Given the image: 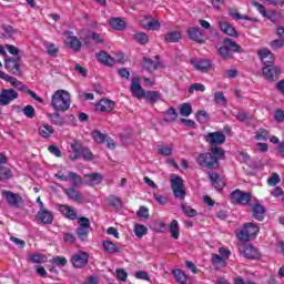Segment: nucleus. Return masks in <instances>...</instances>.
Masks as SVG:
<instances>
[{"instance_id": "obj_1", "label": "nucleus", "mask_w": 284, "mask_h": 284, "mask_svg": "<svg viewBox=\"0 0 284 284\" xmlns=\"http://www.w3.org/2000/svg\"><path fill=\"white\" fill-rule=\"evenodd\" d=\"M225 156V151L221 148H212V153H202L197 158V163L202 168H209V170L219 168V159Z\"/></svg>"}, {"instance_id": "obj_2", "label": "nucleus", "mask_w": 284, "mask_h": 284, "mask_svg": "<svg viewBox=\"0 0 284 284\" xmlns=\"http://www.w3.org/2000/svg\"><path fill=\"white\" fill-rule=\"evenodd\" d=\"M71 103L70 92L65 90L60 89L55 91L51 98V108H53L55 112H68Z\"/></svg>"}, {"instance_id": "obj_3", "label": "nucleus", "mask_w": 284, "mask_h": 284, "mask_svg": "<svg viewBox=\"0 0 284 284\" xmlns=\"http://www.w3.org/2000/svg\"><path fill=\"white\" fill-rule=\"evenodd\" d=\"M55 179L62 182L70 181L74 187H79V185H83V179L81 175L72 172V171H65L60 170L58 173L54 174Z\"/></svg>"}, {"instance_id": "obj_4", "label": "nucleus", "mask_w": 284, "mask_h": 284, "mask_svg": "<svg viewBox=\"0 0 284 284\" xmlns=\"http://www.w3.org/2000/svg\"><path fill=\"white\" fill-rule=\"evenodd\" d=\"M0 194L4 201H7L9 207H21L23 205V197L19 193H14L8 190H1Z\"/></svg>"}, {"instance_id": "obj_5", "label": "nucleus", "mask_w": 284, "mask_h": 284, "mask_svg": "<svg viewBox=\"0 0 284 284\" xmlns=\"http://www.w3.org/2000/svg\"><path fill=\"white\" fill-rule=\"evenodd\" d=\"M258 234V226L252 223H247L237 233V239L240 241H252Z\"/></svg>"}, {"instance_id": "obj_6", "label": "nucleus", "mask_w": 284, "mask_h": 284, "mask_svg": "<svg viewBox=\"0 0 284 284\" xmlns=\"http://www.w3.org/2000/svg\"><path fill=\"white\" fill-rule=\"evenodd\" d=\"M171 187L175 199H185V185L183 184V179H181V176L176 174L171 176Z\"/></svg>"}, {"instance_id": "obj_7", "label": "nucleus", "mask_w": 284, "mask_h": 284, "mask_svg": "<svg viewBox=\"0 0 284 284\" xmlns=\"http://www.w3.org/2000/svg\"><path fill=\"white\" fill-rule=\"evenodd\" d=\"M240 50L241 47L236 42L226 39L224 40V45L219 49V54H221L223 59H230L233 52H239Z\"/></svg>"}, {"instance_id": "obj_8", "label": "nucleus", "mask_w": 284, "mask_h": 284, "mask_svg": "<svg viewBox=\"0 0 284 284\" xmlns=\"http://www.w3.org/2000/svg\"><path fill=\"white\" fill-rule=\"evenodd\" d=\"M19 99V92L14 89H2L0 91V105H10L12 101Z\"/></svg>"}, {"instance_id": "obj_9", "label": "nucleus", "mask_w": 284, "mask_h": 284, "mask_svg": "<svg viewBox=\"0 0 284 284\" xmlns=\"http://www.w3.org/2000/svg\"><path fill=\"white\" fill-rule=\"evenodd\" d=\"M4 68L10 72V74H14V77H21V59L7 58L4 61Z\"/></svg>"}, {"instance_id": "obj_10", "label": "nucleus", "mask_w": 284, "mask_h": 284, "mask_svg": "<svg viewBox=\"0 0 284 284\" xmlns=\"http://www.w3.org/2000/svg\"><path fill=\"white\" fill-rule=\"evenodd\" d=\"M89 258H90V254L83 251H79L78 253H74L72 255L71 263L73 267L81 270L82 267H85L88 265Z\"/></svg>"}, {"instance_id": "obj_11", "label": "nucleus", "mask_w": 284, "mask_h": 284, "mask_svg": "<svg viewBox=\"0 0 284 284\" xmlns=\"http://www.w3.org/2000/svg\"><path fill=\"white\" fill-rule=\"evenodd\" d=\"M204 139L206 143H210L211 148H219L216 145H223L225 143V134L221 131L209 133Z\"/></svg>"}, {"instance_id": "obj_12", "label": "nucleus", "mask_w": 284, "mask_h": 284, "mask_svg": "<svg viewBox=\"0 0 284 284\" xmlns=\"http://www.w3.org/2000/svg\"><path fill=\"white\" fill-rule=\"evenodd\" d=\"M231 201L232 203H237L240 205H247V203L252 201V195L240 190H235L231 193Z\"/></svg>"}, {"instance_id": "obj_13", "label": "nucleus", "mask_w": 284, "mask_h": 284, "mask_svg": "<svg viewBox=\"0 0 284 284\" xmlns=\"http://www.w3.org/2000/svg\"><path fill=\"white\" fill-rule=\"evenodd\" d=\"M140 23L144 30L154 31L161 29V22H159V20L154 19L152 16H143Z\"/></svg>"}, {"instance_id": "obj_14", "label": "nucleus", "mask_w": 284, "mask_h": 284, "mask_svg": "<svg viewBox=\"0 0 284 284\" xmlns=\"http://www.w3.org/2000/svg\"><path fill=\"white\" fill-rule=\"evenodd\" d=\"M131 94L135 99H143L145 97V89L141 87V79L139 77L131 80Z\"/></svg>"}, {"instance_id": "obj_15", "label": "nucleus", "mask_w": 284, "mask_h": 284, "mask_svg": "<svg viewBox=\"0 0 284 284\" xmlns=\"http://www.w3.org/2000/svg\"><path fill=\"white\" fill-rule=\"evenodd\" d=\"M239 251L243 254V256H245V258H261V253L253 245L241 244L239 246Z\"/></svg>"}, {"instance_id": "obj_16", "label": "nucleus", "mask_w": 284, "mask_h": 284, "mask_svg": "<svg viewBox=\"0 0 284 284\" xmlns=\"http://www.w3.org/2000/svg\"><path fill=\"white\" fill-rule=\"evenodd\" d=\"M64 36L65 45L71 48V50H74V52H79V50H81V41L79 40V38H77L71 31H65Z\"/></svg>"}, {"instance_id": "obj_17", "label": "nucleus", "mask_w": 284, "mask_h": 284, "mask_svg": "<svg viewBox=\"0 0 284 284\" xmlns=\"http://www.w3.org/2000/svg\"><path fill=\"white\" fill-rule=\"evenodd\" d=\"M0 79H2V81H6V83H10V85L12 88H14L16 90H24L26 89V84H23V82L19 81V79L6 73V71H0Z\"/></svg>"}, {"instance_id": "obj_18", "label": "nucleus", "mask_w": 284, "mask_h": 284, "mask_svg": "<svg viewBox=\"0 0 284 284\" xmlns=\"http://www.w3.org/2000/svg\"><path fill=\"white\" fill-rule=\"evenodd\" d=\"M219 26L223 34H227V37H234V38L239 37V32L236 31L234 26H232V23H230L227 20L222 18L219 22Z\"/></svg>"}, {"instance_id": "obj_19", "label": "nucleus", "mask_w": 284, "mask_h": 284, "mask_svg": "<svg viewBox=\"0 0 284 284\" xmlns=\"http://www.w3.org/2000/svg\"><path fill=\"white\" fill-rule=\"evenodd\" d=\"M82 185H89L90 187L94 185H101L103 183V175L101 173H91L84 175V180H82Z\"/></svg>"}, {"instance_id": "obj_20", "label": "nucleus", "mask_w": 284, "mask_h": 284, "mask_svg": "<svg viewBox=\"0 0 284 284\" xmlns=\"http://www.w3.org/2000/svg\"><path fill=\"white\" fill-rule=\"evenodd\" d=\"M191 64L193 65V68H195V70H199V72H207V71L212 70V62L210 60L192 59Z\"/></svg>"}, {"instance_id": "obj_21", "label": "nucleus", "mask_w": 284, "mask_h": 284, "mask_svg": "<svg viewBox=\"0 0 284 284\" xmlns=\"http://www.w3.org/2000/svg\"><path fill=\"white\" fill-rule=\"evenodd\" d=\"M114 101L102 99L95 104L97 112H112L114 110Z\"/></svg>"}, {"instance_id": "obj_22", "label": "nucleus", "mask_w": 284, "mask_h": 284, "mask_svg": "<svg viewBox=\"0 0 284 284\" xmlns=\"http://www.w3.org/2000/svg\"><path fill=\"white\" fill-rule=\"evenodd\" d=\"M258 57L265 67L272 65L274 63V53L267 48H263L258 51Z\"/></svg>"}, {"instance_id": "obj_23", "label": "nucleus", "mask_w": 284, "mask_h": 284, "mask_svg": "<svg viewBox=\"0 0 284 284\" xmlns=\"http://www.w3.org/2000/svg\"><path fill=\"white\" fill-rule=\"evenodd\" d=\"M38 221H41V223H44V225H50L52 221H54V215H52V212L45 210V209H40V211L37 214Z\"/></svg>"}, {"instance_id": "obj_24", "label": "nucleus", "mask_w": 284, "mask_h": 284, "mask_svg": "<svg viewBox=\"0 0 284 284\" xmlns=\"http://www.w3.org/2000/svg\"><path fill=\"white\" fill-rule=\"evenodd\" d=\"M59 210L63 216L70 219V221L77 220V209L70 205L62 204L59 206Z\"/></svg>"}, {"instance_id": "obj_25", "label": "nucleus", "mask_w": 284, "mask_h": 284, "mask_svg": "<svg viewBox=\"0 0 284 284\" xmlns=\"http://www.w3.org/2000/svg\"><path fill=\"white\" fill-rule=\"evenodd\" d=\"M63 192L67 194L68 199H71V201H75V203H83V194L74 187L64 189Z\"/></svg>"}, {"instance_id": "obj_26", "label": "nucleus", "mask_w": 284, "mask_h": 284, "mask_svg": "<svg viewBox=\"0 0 284 284\" xmlns=\"http://www.w3.org/2000/svg\"><path fill=\"white\" fill-rule=\"evenodd\" d=\"M97 59H98L99 63H102L103 65L112 67V65H114V63H116L114 58L110 57V54H108V52H105V51H100L97 54Z\"/></svg>"}, {"instance_id": "obj_27", "label": "nucleus", "mask_w": 284, "mask_h": 284, "mask_svg": "<svg viewBox=\"0 0 284 284\" xmlns=\"http://www.w3.org/2000/svg\"><path fill=\"white\" fill-rule=\"evenodd\" d=\"M253 6L256 8L260 14H262V17H264L265 19H271V21H276V17H278V13L276 12L267 13V11H265V7L258 3L257 1H254Z\"/></svg>"}, {"instance_id": "obj_28", "label": "nucleus", "mask_w": 284, "mask_h": 284, "mask_svg": "<svg viewBox=\"0 0 284 284\" xmlns=\"http://www.w3.org/2000/svg\"><path fill=\"white\" fill-rule=\"evenodd\" d=\"M263 74L268 81H274L278 77V67L272 64L263 68Z\"/></svg>"}, {"instance_id": "obj_29", "label": "nucleus", "mask_w": 284, "mask_h": 284, "mask_svg": "<svg viewBox=\"0 0 284 284\" xmlns=\"http://www.w3.org/2000/svg\"><path fill=\"white\" fill-rule=\"evenodd\" d=\"M209 179H210V181H212L213 186L219 192H220V190H223V187H225V182H223V180H221V176L219 175V173H214V172L209 173Z\"/></svg>"}, {"instance_id": "obj_30", "label": "nucleus", "mask_w": 284, "mask_h": 284, "mask_svg": "<svg viewBox=\"0 0 284 284\" xmlns=\"http://www.w3.org/2000/svg\"><path fill=\"white\" fill-rule=\"evenodd\" d=\"M187 34L190 39H192L193 41H196L197 43H203V33L199 28H195V27L189 28Z\"/></svg>"}, {"instance_id": "obj_31", "label": "nucleus", "mask_w": 284, "mask_h": 284, "mask_svg": "<svg viewBox=\"0 0 284 284\" xmlns=\"http://www.w3.org/2000/svg\"><path fill=\"white\" fill-rule=\"evenodd\" d=\"M253 219L255 221H263L265 219V207L258 203L253 205Z\"/></svg>"}, {"instance_id": "obj_32", "label": "nucleus", "mask_w": 284, "mask_h": 284, "mask_svg": "<svg viewBox=\"0 0 284 284\" xmlns=\"http://www.w3.org/2000/svg\"><path fill=\"white\" fill-rule=\"evenodd\" d=\"M71 154H70V159L71 161H77V159H81V152L83 151V148L81 146V144L77 141L71 143Z\"/></svg>"}, {"instance_id": "obj_33", "label": "nucleus", "mask_w": 284, "mask_h": 284, "mask_svg": "<svg viewBox=\"0 0 284 284\" xmlns=\"http://www.w3.org/2000/svg\"><path fill=\"white\" fill-rule=\"evenodd\" d=\"M159 55H155V60H151L150 58H144V68L149 70V72H154V70H159Z\"/></svg>"}, {"instance_id": "obj_34", "label": "nucleus", "mask_w": 284, "mask_h": 284, "mask_svg": "<svg viewBox=\"0 0 284 284\" xmlns=\"http://www.w3.org/2000/svg\"><path fill=\"white\" fill-rule=\"evenodd\" d=\"M143 99H145L149 103H156L161 101V92L159 91H146L144 92Z\"/></svg>"}, {"instance_id": "obj_35", "label": "nucleus", "mask_w": 284, "mask_h": 284, "mask_svg": "<svg viewBox=\"0 0 284 284\" xmlns=\"http://www.w3.org/2000/svg\"><path fill=\"white\" fill-rule=\"evenodd\" d=\"M102 245H103L104 251L108 252V254H116V253L121 252V247L119 245L114 244V242H112V241L106 240L102 243Z\"/></svg>"}, {"instance_id": "obj_36", "label": "nucleus", "mask_w": 284, "mask_h": 284, "mask_svg": "<svg viewBox=\"0 0 284 284\" xmlns=\"http://www.w3.org/2000/svg\"><path fill=\"white\" fill-rule=\"evenodd\" d=\"M110 26L113 30L123 31L126 28V23L121 18H112L110 20Z\"/></svg>"}, {"instance_id": "obj_37", "label": "nucleus", "mask_w": 284, "mask_h": 284, "mask_svg": "<svg viewBox=\"0 0 284 284\" xmlns=\"http://www.w3.org/2000/svg\"><path fill=\"white\" fill-rule=\"evenodd\" d=\"M164 41L168 43H178L181 41V32L179 31H171L164 36Z\"/></svg>"}, {"instance_id": "obj_38", "label": "nucleus", "mask_w": 284, "mask_h": 284, "mask_svg": "<svg viewBox=\"0 0 284 284\" xmlns=\"http://www.w3.org/2000/svg\"><path fill=\"white\" fill-rule=\"evenodd\" d=\"M54 133V129L50 124H42L39 128V134L43 136L44 139H48L49 136H52Z\"/></svg>"}, {"instance_id": "obj_39", "label": "nucleus", "mask_w": 284, "mask_h": 284, "mask_svg": "<svg viewBox=\"0 0 284 284\" xmlns=\"http://www.w3.org/2000/svg\"><path fill=\"white\" fill-rule=\"evenodd\" d=\"M173 276L180 284H187V275L180 268L173 270Z\"/></svg>"}, {"instance_id": "obj_40", "label": "nucleus", "mask_w": 284, "mask_h": 284, "mask_svg": "<svg viewBox=\"0 0 284 284\" xmlns=\"http://www.w3.org/2000/svg\"><path fill=\"white\" fill-rule=\"evenodd\" d=\"M44 48L49 57H57L59 54V47L52 42H44Z\"/></svg>"}, {"instance_id": "obj_41", "label": "nucleus", "mask_w": 284, "mask_h": 284, "mask_svg": "<svg viewBox=\"0 0 284 284\" xmlns=\"http://www.w3.org/2000/svg\"><path fill=\"white\" fill-rule=\"evenodd\" d=\"M29 261L31 263H37V264L47 263L48 256H45L44 254H41V253H37V254L30 255Z\"/></svg>"}, {"instance_id": "obj_42", "label": "nucleus", "mask_w": 284, "mask_h": 284, "mask_svg": "<svg viewBox=\"0 0 284 284\" xmlns=\"http://www.w3.org/2000/svg\"><path fill=\"white\" fill-rule=\"evenodd\" d=\"M178 116L179 114L176 113V110L174 108H170L169 110L165 111L164 121L166 123H172V121H176Z\"/></svg>"}, {"instance_id": "obj_43", "label": "nucleus", "mask_w": 284, "mask_h": 284, "mask_svg": "<svg viewBox=\"0 0 284 284\" xmlns=\"http://www.w3.org/2000/svg\"><path fill=\"white\" fill-rule=\"evenodd\" d=\"M133 232L138 239H143L148 234V229L143 224H135Z\"/></svg>"}, {"instance_id": "obj_44", "label": "nucleus", "mask_w": 284, "mask_h": 284, "mask_svg": "<svg viewBox=\"0 0 284 284\" xmlns=\"http://www.w3.org/2000/svg\"><path fill=\"white\" fill-rule=\"evenodd\" d=\"M75 234L80 241H87L88 235L90 234V229L78 226L75 230Z\"/></svg>"}, {"instance_id": "obj_45", "label": "nucleus", "mask_w": 284, "mask_h": 284, "mask_svg": "<svg viewBox=\"0 0 284 284\" xmlns=\"http://www.w3.org/2000/svg\"><path fill=\"white\" fill-rule=\"evenodd\" d=\"M133 39L138 42L141 43V45H145L148 41H150V37L145 32H139L133 36Z\"/></svg>"}, {"instance_id": "obj_46", "label": "nucleus", "mask_w": 284, "mask_h": 284, "mask_svg": "<svg viewBox=\"0 0 284 284\" xmlns=\"http://www.w3.org/2000/svg\"><path fill=\"white\" fill-rule=\"evenodd\" d=\"M170 232H171V236L173 239H179L180 236V230H179V221L173 220L170 224Z\"/></svg>"}, {"instance_id": "obj_47", "label": "nucleus", "mask_w": 284, "mask_h": 284, "mask_svg": "<svg viewBox=\"0 0 284 284\" xmlns=\"http://www.w3.org/2000/svg\"><path fill=\"white\" fill-rule=\"evenodd\" d=\"M180 114L181 116H190L192 114V104L191 103H183L180 106Z\"/></svg>"}, {"instance_id": "obj_48", "label": "nucleus", "mask_w": 284, "mask_h": 284, "mask_svg": "<svg viewBox=\"0 0 284 284\" xmlns=\"http://www.w3.org/2000/svg\"><path fill=\"white\" fill-rule=\"evenodd\" d=\"M256 141H267L270 139V131L260 129L255 134Z\"/></svg>"}, {"instance_id": "obj_49", "label": "nucleus", "mask_w": 284, "mask_h": 284, "mask_svg": "<svg viewBox=\"0 0 284 284\" xmlns=\"http://www.w3.org/2000/svg\"><path fill=\"white\" fill-rule=\"evenodd\" d=\"M158 154H160L161 156H171L172 146H170V145H160L158 148Z\"/></svg>"}, {"instance_id": "obj_50", "label": "nucleus", "mask_w": 284, "mask_h": 284, "mask_svg": "<svg viewBox=\"0 0 284 284\" xmlns=\"http://www.w3.org/2000/svg\"><path fill=\"white\" fill-rule=\"evenodd\" d=\"M212 264L214 267H220V265L225 266L226 260L219 254H214L212 257Z\"/></svg>"}, {"instance_id": "obj_51", "label": "nucleus", "mask_w": 284, "mask_h": 284, "mask_svg": "<svg viewBox=\"0 0 284 284\" xmlns=\"http://www.w3.org/2000/svg\"><path fill=\"white\" fill-rule=\"evenodd\" d=\"M23 114L27 116V119H34L37 111L34 110V106L27 105L23 108Z\"/></svg>"}, {"instance_id": "obj_52", "label": "nucleus", "mask_w": 284, "mask_h": 284, "mask_svg": "<svg viewBox=\"0 0 284 284\" xmlns=\"http://www.w3.org/2000/svg\"><path fill=\"white\" fill-rule=\"evenodd\" d=\"M91 135L95 143H105V134L100 131H93Z\"/></svg>"}, {"instance_id": "obj_53", "label": "nucleus", "mask_w": 284, "mask_h": 284, "mask_svg": "<svg viewBox=\"0 0 284 284\" xmlns=\"http://www.w3.org/2000/svg\"><path fill=\"white\" fill-rule=\"evenodd\" d=\"M195 119L199 121V123H206V121L210 119V114L202 110L196 113Z\"/></svg>"}, {"instance_id": "obj_54", "label": "nucleus", "mask_w": 284, "mask_h": 284, "mask_svg": "<svg viewBox=\"0 0 284 284\" xmlns=\"http://www.w3.org/2000/svg\"><path fill=\"white\" fill-rule=\"evenodd\" d=\"M214 102L217 103L219 105H225L227 103V100L225 99V95L223 92H216L214 94Z\"/></svg>"}, {"instance_id": "obj_55", "label": "nucleus", "mask_w": 284, "mask_h": 284, "mask_svg": "<svg viewBox=\"0 0 284 284\" xmlns=\"http://www.w3.org/2000/svg\"><path fill=\"white\" fill-rule=\"evenodd\" d=\"M10 176H12V171L6 166H0V181H6V179H10Z\"/></svg>"}, {"instance_id": "obj_56", "label": "nucleus", "mask_w": 284, "mask_h": 284, "mask_svg": "<svg viewBox=\"0 0 284 284\" xmlns=\"http://www.w3.org/2000/svg\"><path fill=\"white\" fill-rule=\"evenodd\" d=\"M182 211L186 216L194 217L196 216V210L192 209V206H189L187 204H182Z\"/></svg>"}, {"instance_id": "obj_57", "label": "nucleus", "mask_w": 284, "mask_h": 284, "mask_svg": "<svg viewBox=\"0 0 284 284\" xmlns=\"http://www.w3.org/2000/svg\"><path fill=\"white\" fill-rule=\"evenodd\" d=\"M190 94H193L194 92H205V85L202 83H194L189 88Z\"/></svg>"}, {"instance_id": "obj_58", "label": "nucleus", "mask_w": 284, "mask_h": 284, "mask_svg": "<svg viewBox=\"0 0 284 284\" xmlns=\"http://www.w3.org/2000/svg\"><path fill=\"white\" fill-rule=\"evenodd\" d=\"M134 277L138 278V281H148L150 282V274L145 271H136L134 274Z\"/></svg>"}, {"instance_id": "obj_59", "label": "nucleus", "mask_w": 284, "mask_h": 284, "mask_svg": "<svg viewBox=\"0 0 284 284\" xmlns=\"http://www.w3.org/2000/svg\"><path fill=\"white\" fill-rule=\"evenodd\" d=\"M115 274H116L118 281H121L122 283H125V281H128V272H125V270L118 268L115 271Z\"/></svg>"}, {"instance_id": "obj_60", "label": "nucleus", "mask_w": 284, "mask_h": 284, "mask_svg": "<svg viewBox=\"0 0 284 284\" xmlns=\"http://www.w3.org/2000/svg\"><path fill=\"white\" fill-rule=\"evenodd\" d=\"M136 214L140 219H150V211L145 206H141Z\"/></svg>"}, {"instance_id": "obj_61", "label": "nucleus", "mask_w": 284, "mask_h": 284, "mask_svg": "<svg viewBox=\"0 0 284 284\" xmlns=\"http://www.w3.org/2000/svg\"><path fill=\"white\" fill-rule=\"evenodd\" d=\"M281 182V178L278 176V174L276 173H273L268 180H267V183L268 185L271 186H274V185H278V183Z\"/></svg>"}, {"instance_id": "obj_62", "label": "nucleus", "mask_w": 284, "mask_h": 284, "mask_svg": "<svg viewBox=\"0 0 284 284\" xmlns=\"http://www.w3.org/2000/svg\"><path fill=\"white\" fill-rule=\"evenodd\" d=\"M78 227H87L90 229V219L88 217H79L78 219Z\"/></svg>"}, {"instance_id": "obj_63", "label": "nucleus", "mask_w": 284, "mask_h": 284, "mask_svg": "<svg viewBox=\"0 0 284 284\" xmlns=\"http://www.w3.org/2000/svg\"><path fill=\"white\" fill-rule=\"evenodd\" d=\"M274 119L277 123H283L284 121V112L282 109H277L275 111V115H274Z\"/></svg>"}, {"instance_id": "obj_64", "label": "nucleus", "mask_w": 284, "mask_h": 284, "mask_svg": "<svg viewBox=\"0 0 284 284\" xmlns=\"http://www.w3.org/2000/svg\"><path fill=\"white\" fill-rule=\"evenodd\" d=\"M83 284H99V277L97 275H91L84 280Z\"/></svg>"}]
</instances>
